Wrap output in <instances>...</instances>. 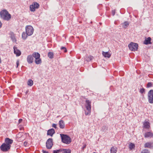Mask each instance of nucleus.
I'll return each mask as SVG.
<instances>
[{
    "instance_id": "f257e3e1",
    "label": "nucleus",
    "mask_w": 153,
    "mask_h": 153,
    "mask_svg": "<svg viewBox=\"0 0 153 153\" xmlns=\"http://www.w3.org/2000/svg\"><path fill=\"white\" fill-rule=\"evenodd\" d=\"M91 102L90 100H86L85 101V107L86 109L85 111L86 115H90L91 113Z\"/></svg>"
},
{
    "instance_id": "f03ea898",
    "label": "nucleus",
    "mask_w": 153,
    "mask_h": 153,
    "mask_svg": "<svg viewBox=\"0 0 153 153\" xmlns=\"http://www.w3.org/2000/svg\"><path fill=\"white\" fill-rule=\"evenodd\" d=\"M1 17L4 20L8 21L11 18V16L6 10H3L0 12Z\"/></svg>"
},
{
    "instance_id": "7ed1b4c3",
    "label": "nucleus",
    "mask_w": 153,
    "mask_h": 153,
    "mask_svg": "<svg viewBox=\"0 0 153 153\" xmlns=\"http://www.w3.org/2000/svg\"><path fill=\"white\" fill-rule=\"evenodd\" d=\"M62 142L66 144H68L71 142V139L68 136L64 134H60Z\"/></svg>"
},
{
    "instance_id": "20e7f679",
    "label": "nucleus",
    "mask_w": 153,
    "mask_h": 153,
    "mask_svg": "<svg viewBox=\"0 0 153 153\" xmlns=\"http://www.w3.org/2000/svg\"><path fill=\"white\" fill-rule=\"evenodd\" d=\"M128 47L130 51H135L138 49V45L136 43L131 42L128 45Z\"/></svg>"
},
{
    "instance_id": "39448f33",
    "label": "nucleus",
    "mask_w": 153,
    "mask_h": 153,
    "mask_svg": "<svg viewBox=\"0 0 153 153\" xmlns=\"http://www.w3.org/2000/svg\"><path fill=\"white\" fill-rule=\"evenodd\" d=\"M26 33L28 36L31 35L33 33L34 29L33 27L30 26H27L26 27Z\"/></svg>"
},
{
    "instance_id": "423d86ee",
    "label": "nucleus",
    "mask_w": 153,
    "mask_h": 153,
    "mask_svg": "<svg viewBox=\"0 0 153 153\" xmlns=\"http://www.w3.org/2000/svg\"><path fill=\"white\" fill-rule=\"evenodd\" d=\"M23 134L22 133H19L16 136V139L19 141H22L25 140V134Z\"/></svg>"
},
{
    "instance_id": "0eeeda50",
    "label": "nucleus",
    "mask_w": 153,
    "mask_h": 153,
    "mask_svg": "<svg viewBox=\"0 0 153 153\" xmlns=\"http://www.w3.org/2000/svg\"><path fill=\"white\" fill-rule=\"evenodd\" d=\"M148 99L150 103H153V90H151L148 92Z\"/></svg>"
},
{
    "instance_id": "6e6552de",
    "label": "nucleus",
    "mask_w": 153,
    "mask_h": 153,
    "mask_svg": "<svg viewBox=\"0 0 153 153\" xmlns=\"http://www.w3.org/2000/svg\"><path fill=\"white\" fill-rule=\"evenodd\" d=\"M10 147L9 145H7L6 143H3L0 146L1 150L3 152H7L9 150Z\"/></svg>"
},
{
    "instance_id": "1a4fd4ad",
    "label": "nucleus",
    "mask_w": 153,
    "mask_h": 153,
    "mask_svg": "<svg viewBox=\"0 0 153 153\" xmlns=\"http://www.w3.org/2000/svg\"><path fill=\"white\" fill-rule=\"evenodd\" d=\"M53 140L51 138H49L47 140L46 143V146L47 149H50L52 148L53 146Z\"/></svg>"
},
{
    "instance_id": "9d476101",
    "label": "nucleus",
    "mask_w": 153,
    "mask_h": 153,
    "mask_svg": "<svg viewBox=\"0 0 153 153\" xmlns=\"http://www.w3.org/2000/svg\"><path fill=\"white\" fill-rule=\"evenodd\" d=\"M39 7V4L36 2L34 3L33 4L30 6V10L31 11H34L36 9L38 8Z\"/></svg>"
},
{
    "instance_id": "9b49d317",
    "label": "nucleus",
    "mask_w": 153,
    "mask_h": 153,
    "mask_svg": "<svg viewBox=\"0 0 153 153\" xmlns=\"http://www.w3.org/2000/svg\"><path fill=\"white\" fill-rule=\"evenodd\" d=\"M13 49L14 53L15 54H16V56H19L21 55V51L18 50L16 47H14Z\"/></svg>"
},
{
    "instance_id": "f8f14e48",
    "label": "nucleus",
    "mask_w": 153,
    "mask_h": 153,
    "mask_svg": "<svg viewBox=\"0 0 153 153\" xmlns=\"http://www.w3.org/2000/svg\"><path fill=\"white\" fill-rule=\"evenodd\" d=\"M144 137L146 138H151L153 137V133L151 131L145 133L144 135Z\"/></svg>"
},
{
    "instance_id": "ddd939ff",
    "label": "nucleus",
    "mask_w": 153,
    "mask_h": 153,
    "mask_svg": "<svg viewBox=\"0 0 153 153\" xmlns=\"http://www.w3.org/2000/svg\"><path fill=\"white\" fill-rule=\"evenodd\" d=\"M143 127L146 129H149L150 127V124L148 121H145L143 123Z\"/></svg>"
},
{
    "instance_id": "4468645a",
    "label": "nucleus",
    "mask_w": 153,
    "mask_h": 153,
    "mask_svg": "<svg viewBox=\"0 0 153 153\" xmlns=\"http://www.w3.org/2000/svg\"><path fill=\"white\" fill-rule=\"evenodd\" d=\"M13 140L9 138H6L5 140L4 143H6L7 145H9L10 147L11 144L13 143Z\"/></svg>"
},
{
    "instance_id": "2eb2a0df",
    "label": "nucleus",
    "mask_w": 153,
    "mask_h": 153,
    "mask_svg": "<svg viewBox=\"0 0 153 153\" xmlns=\"http://www.w3.org/2000/svg\"><path fill=\"white\" fill-rule=\"evenodd\" d=\"M145 148H152L153 147V143L147 142L144 145Z\"/></svg>"
},
{
    "instance_id": "dca6fc26",
    "label": "nucleus",
    "mask_w": 153,
    "mask_h": 153,
    "mask_svg": "<svg viewBox=\"0 0 153 153\" xmlns=\"http://www.w3.org/2000/svg\"><path fill=\"white\" fill-rule=\"evenodd\" d=\"M33 57L31 55L28 56L27 58V61L30 64L31 63L33 62Z\"/></svg>"
},
{
    "instance_id": "f3484780",
    "label": "nucleus",
    "mask_w": 153,
    "mask_h": 153,
    "mask_svg": "<svg viewBox=\"0 0 153 153\" xmlns=\"http://www.w3.org/2000/svg\"><path fill=\"white\" fill-rule=\"evenodd\" d=\"M59 127L63 129L65 128V123L64 121L62 120H61L59 121Z\"/></svg>"
},
{
    "instance_id": "a211bd4d",
    "label": "nucleus",
    "mask_w": 153,
    "mask_h": 153,
    "mask_svg": "<svg viewBox=\"0 0 153 153\" xmlns=\"http://www.w3.org/2000/svg\"><path fill=\"white\" fill-rule=\"evenodd\" d=\"M55 133L54 130L53 128H51L47 132V135L52 136L53 134Z\"/></svg>"
},
{
    "instance_id": "6ab92c4d",
    "label": "nucleus",
    "mask_w": 153,
    "mask_h": 153,
    "mask_svg": "<svg viewBox=\"0 0 153 153\" xmlns=\"http://www.w3.org/2000/svg\"><path fill=\"white\" fill-rule=\"evenodd\" d=\"M102 54L103 56L105 58H109L111 56V54L108 53V52H105L102 51Z\"/></svg>"
},
{
    "instance_id": "aec40b11",
    "label": "nucleus",
    "mask_w": 153,
    "mask_h": 153,
    "mask_svg": "<svg viewBox=\"0 0 153 153\" xmlns=\"http://www.w3.org/2000/svg\"><path fill=\"white\" fill-rule=\"evenodd\" d=\"M117 152V148L116 147L113 146L110 149V153H116Z\"/></svg>"
},
{
    "instance_id": "412c9836",
    "label": "nucleus",
    "mask_w": 153,
    "mask_h": 153,
    "mask_svg": "<svg viewBox=\"0 0 153 153\" xmlns=\"http://www.w3.org/2000/svg\"><path fill=\"white\" fill-rule=\"evenodd\" d=\"M151 39L150 37H148L147 39H146L145 40L144 43L146 45H148L151 43Z\"/></svg>"
},
{
    "instance_id": "4be33fe9",
    "label": "nucleus",
    "mask_w": 153,
    "mask_h": 153,
    "mask_svg": "<svg viewBox=\"0 0 153 153\" xmlns=\"http://www.w3.org/2000/svg\"><path fill=\"white\" fill-rule=\"evenodd\" d=\"M33 57H34L35 59L39 58L40 57V54L38 53H34L33 54Z\"/></svg>"
},
{
    "instance_id": "5701e85b",
    "label": "nucleus",
    "mask_w": 153,
    "mask_h": 153,
    "mask_svg": "<svg viewBox=\"0 0 153 153\" xmlns=\"http://www.w3.org/2000/svg\"><path fill=\"white\" fill-rule=\"evenodd\" d=\"M135 147L134 144L132 143H130L129 144V148L130 150L134 149Z\"/></svg>"
},
{
    "instance_id": "b1692460",
    "label": "nucleus",
    "mask_w": 153,
    "mask_h": 153,
    "mask_svg": "<svg viewBox=\"0 0 153 153\" xmlns=\"http://www.w3.org/2000/svg\"><path fill=\"white\" fill-rule=\"evenodd\" d=\"M28 35L25 32H23L22 35V37L23 39H25L27 37Z\"/></svg>"
},
{
    "instance_id": "393cba45",
    "label": "nucleus",
    "mask_w": 153,
    "mask_h": 153,
    "mask_svg": "<svg viewBox=\"0 0 153 153\" xmlns=\"http://www.w3.org/2000/svg\"><path fill=\"white\" fill-rule=\"evenodd\" d=\"M62 153H71V150L69 149H62Z\"/></svg>"
},
{
    "instance_id": "a878e982",
    "label": "nucleus",
    "mask_w": 153,
    "mask_h": 153,
    "mask_svg": "<svg viewBox=\"0 0 153 153\" xmlns=\"http://www.w3.org/2000/svg\"><path fill=\"white\" fill-rule=\"evenodd\" d=\"M48 56L50 59H52L53 57V52H49L48 54Z\"/></svg>"
},
{
    "instance_id": "bb28decb",
    "label": "nucleus",
    "mask_w": 153,
    "mask_h": 153,
    "mask_svg": "<svg viewBox=\"0 0 153 153\" xmlns=\"http://www.w3.org/2000/svg\"><path fill=\"white\" fill-rule=\"evenodd\" d=\"M27 84L28 85L30 86H32L33 84V82L31 79H29L27 82Z\"/></svg>"
},
{
    "instance_id": "cd10ccee",
    "label": "nucleus",
    "mask_w": 153,
    "mask_h": 153,
    "mask_svg": "<svg viewBox=\"0 0 153 153\" xmlns=\"http://www.w3.org/2000/svg\"><path fill=\"white\" fill-rule=\"evenodd\" d=\"M35 62L36 64H39L41 63V59L39 58H38V59H36L35 60Z\"/></svg>"
},
{
    "instance_id": "c85d7f7f",
    "label": "nucleus",
    "mask_w": 153,
    "mask_h": 153,
    "mask_svg": "<svg viewBox=\"0 0 153 153\" xmlns=\"http://www.w3.org/2000/svg\"><path fill=\"white\" fill-rule=\"evenodd\" d=\"M93 59V57L91 56H89L87 57L86 58V60L88 62L90 61L91 60Z\"/></svg>"
},
{
    "instance_id": "c756f323",
    "label": "nucleus",
    "mask_w": 153,
    "mask_h": 153,
    "mask_svg": "<svg viewBox=\"0 0 153 153\" xmlns=\"http://www.w3.org/2000/svg\"><path fill=\"white\" fill-rule=\"evenodd\" d=\"M153 86V83L151 82H149L147 85L146 87L147 88H149V87H152Z\"/></svg>"
},
{
    "instance_id": "7c9ffc66",
    "label": "nucleus",
    "mask_w": 153,
    "mask_h": 153,
    "mask_svg": "<svg viewBox=\"0 0 153 153\" xmlns=\"http://www.w3.org/2000/svg\"><path fill=\"white\" fill-rule=\"evenodd\" d=\"M129 24L128 22H124L123 23V27L124 28H126L128 25Z\"/></svg>"
},
{
    "instance_id": "2f4dec72",
    "label": "nucleus",
    "mask_w": 153,
    "mask_h": 153,
    "mask_svg": "<svg viewBox=\"0 0 153 153\" xmlns=\"http://www.w3.org/2000/svg\"><path fill=\"white\" fill-rule=\"evenodd\" d=\"M62 149H59L56 150H54L53 153H59L60 152H62Z\"/></svg>"
},
{
    "instance_id": "473e14b6",
    "label": "nucleus",
    "mask_w": 153,
    "mask_h": 153,
    "mask_svg": "<svg viewBox=\"0 0 153 153\" xmlns=\"http://www.w3.org/2000/svg\"><path fill=\"white\" fill-rule=\"evenodd\" d=\"M141 153H149V151L147 149L143 150Z\"/></svg>"
},
{
    "instance_id": "72a5a7b5",
    "label": "nucleus",
    "mask_w": 153,
    "mask_h": 153,
    "mask_svg": "<svg viewBox=\"0 0 153 153\" xmlns=\"http://www.w3.org/2000/svg\"><path fill=\"white\" fill-rule=\"evenodd\" d=\"M140 92L142 94L144 93L145 89L143 88H142L140 90Z\"/></svg>"
},
{
    "instance_id": "f704fd0d",
    "label": "nucleus",
    "mask_w": 153,
    "mask_h": 153,
    "mask_svg": "<svg viewBox=\"0 0 153 153\" xmlns=\"http://www.w3.org/2000/svg\"><path fill=\"white\" fill-rule=\"evenodd\" d=\"M52 126L55 128H57L56 124H53Z\"/></svg>"
},
{
    "instance_id": "c9c22d12",
    "label": "nucleus",
    "mask_w": 153,
    "mask_h": 153,
    "mask_svg": "<svg viewBox=\"0 0 153 153\" xmlns=\"http://www.w3.org/2000/svg\"><path fill=\"white\" fill-rule=\"evenodd\" d=\"M112 14L113 16H114L115 13V10H113L112 11Z\"/></svg>"
},
{
    "instance_id": "e433bc0d",
    "label": "nucleus",
    "mask_w": 153,
    "mask_h": 153,
    "mask_svg": "<svg viewBox=\"0 0 153 153\" xmlns=\"http://www.w3.org/2000/svg\"><path fill=\"white\" fill-rule=\"evenodd\" d=\"M16 64L17 65L16 68H17L19 64V60H17L16 62Z\"/></svg>"
},
{
    "instance_id": "4c0bfd02",
    "label": "nucleus",
    "mask_w": 153,
    "mask_h": 153,
    "mask_svg": "<svg viewBox=\"0 0 153 153\" xmlns=\"http://www.w3.org/2000/svg\"><path fill=\"white\" fill-rule=\"evenodd\" d=\"M61 49H64V52H67V50L66 48L65 47H62V48H61Z\"/></svg>"
},
{
    "instance_id": "58836bf2",
    "label": "nucleus",
    "mask_w": 153,
    "mask_h": 153,
    "mask_svg": "<svg viewBox=\"0 0 153 153\" xmlns=\"http://www.w3.org/2000/svg\"><path fill=\"white\" fill-rule=\"evenodd\" d=\"M42 152L43 153H48V152L45 151L44 150H42Z\"/></svg>"
},
{
    "instance_id": "ea45409f",
    "label": "nucleus",
    "mask_w": 153,
    "mask_h": 153,
    "mask_svg": "<svg viewBox=\"0 0 153 153\" xmlns=\"http://www.w3.org/2000/svg\"><path fill=\"white\" fill-rule=\"evenodd\" d=\"M22 119H19V123H20L21 122H22Z\"/></svg>"
}]
</instances>
